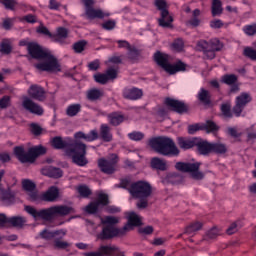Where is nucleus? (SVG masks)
I'll list each match as a JSON object with an SVG mask.
<instances>
[{
	"label": "nucleus",
	"mask_w": 256,
	"mask_h": 256,
	"mask_svg": "<svg viewBox=\"0 0 256 256\" xmlns=\"http://www.w3.org/2000/svg\"><path fill=\"white\" fill-rule=\"evenodd\" d=\"M119 223V217L117 216H105L101 218L102 231L97 234V239L100 241H109L114 239V237H123L128 233V231H133L135 227H141L143 222L141 221V216L135 212L127 213V223L123 228H117Z\"/></svg>",
	"instance_id": "nucleus-1"
},
{
	"label": "nucleus",
	"mask_w": 256,
	"mask_h": 256,
	"mask_svg": "<svg viewBox=\"0 0 256 256\" xmlns=\"http://www.w3.org/2000/svg\"><path fill=\"white\" fill-rule=\"evenodd\" d=\"M54 149H65V156L72 160V163L78 167H85L87 160V145L79 140L69 138L63 140L61 136H55L50 141Z\"/></svg>",
	"instance_id": "nucleus-2"
},
{
	"label": "nucleus",
	"mask_w": 256,
	"mask_h": 256,
	"mask_svg": "<svg viewBox=\"0 0 256 256\" xmlns=\"http://www.w3.org/2000/svg\"><path fill=\"white\" fill-rule=\"evenodd\" d=\"M27 51L32 59L43 61L35 64L38 71H46L48 73H59L61 71L59 60L49 50L42 48L37 42L30 43Z\"/></svg>",
	"instance_id": "nucleus-3"
},
{
	"label": "nucleus",
	"mask_w": 256,
	"mask_h": 256,
	"mask_svg": "<svg viewBox=\"0 0 256 256\" xmlns=\"http://www.w3.org/2000/svg\"><path fill=\"white\" fill-rule=\"evenodd\" d=\"M25 211L34 219H43V221H53L56 217H67L73 213V208L67 205H54L49 208L37 210L32 206H25Z\"/></svg>",
	"instance_id": "nucleus-4"
},
{
	"label": "nucleus",
	"mask_w": 256,
	"mask_h": 256,
	"mask_svg": "<svg viewBox=\"0 0 256 256\" xmlns=\"http://www.w3.org/2000/svg\"><path fill=\"white\" fill-rule=\"evenodd\" d=\"M27 93L30 98L27 96L23 98L22 107L33 115H43V107L33 101V99L41 102L45 101V99H47V92H45V89L37 84H32Z\"/></svg>",
	"instance_id": "nucleus-5"
},
{
	"label": "nucleus",
	"mask_w": 256,
	"mask_h": 256,
	"mask_svg": "<svg viewBox=\"0 0 256 256\" xmlns=\"http://www.w3.org/2000/svg\"><path fill=\"white\" fill-rule=\"evenodd\" d=\"M149 146L153 151L159 153V155H164V157L179 155V148H177L175 141L167 136H159L150 139Z\"/></svg>",
	"instance_id": "nucleus-6"
},
{
	"label": "nucleus",
	"mask_w": 256,
	"mask_h": 256,
	"mask_svg": "<svg viewBox=\"0 0 256 256\" xmlns=\"http://www.w3.org/2000/svg\"><path fill=\"white\" fill-rule=\"evenodd\" d=\"M129 193L135 199H139L136 203L137 209H147L149 207V197L153 193L151 184L143 181L133 183L129 188Z\"/></svg>",
	"instance_id": "nucleus-7"
},
{
	"label": "nucleus",
	"mask_w": 256,
	"mask_h": 256,
	"mask_svg": "<svg viewBox=\"0 0 256 256\" xmlns=\"http://www.w3.org/2000/svg\"><path fill=\"white\" fill-rule=\"evenodd\" d=\"M45 153H47V148L43 146L29 148L28 152H25V148L22 146L14 148V155L21 163H35V159L40 155H45Z\"/></svg>",
	"instance_id": "nucleus-8"
},
{
	"label": "nucleus",
	"mask_w": 256,
	"mask_h": 256,
	"mask_svg": "<svg viewBox=\"0 0 256 256\" xmlns=\"http://www.w3.org/2000/svg\"><path fill=\"white\" fill-rule=\"evenodd\" d=\"M201 163H185V162H177L175 164V168L177 171H182V173H189L191 179L195 181H203L205 179V173L200 171Z\"/></svg>",
	"instance_id": "nucleus-9"
},
{
	"label": "nucleus",
	"mask_w": 256,
	"mask_h": 256,
	"mask_svg": "<svg viewBox=\"0 0 256 256\" xmlns=\"http://www.w3.org/2000/svg\"><path fill=\"white\" fill-rule=\"evenodd\" d=\"M155 6L160 11L158 25L164 29L173 28V16H171L169 10H167V2L165 0H155Z\"/></svg>",
	"instance_id": "nucleus-10"
},
{
	"label": "nucleus",
	"mask_w": 256,
	"mask_h": 256,
	"mask_svg": "<svg viewBox=\"0 0 256 256\" xmlns=\"http://www.w3.org/2000/svg\"><path fill=\"white\" fill-rule=\"evenodd\" d=\"M199 51H203L207 59H215V51H221L223 49V44L219 39L215 38L209 42L201 40L197 43Z\"/></svg>",
	"instance_id": "nucleus-11"
},
{
	"label": "nucleus",
	"mask_w": 256,
	"mask_h": 256,
	"mask_svg": "<svg viewBox=\"0 0 256 256\" xmlns=\"http://www.w3.org/2000/svg\"><path fill=\"white\" fill-rule=\"evenodd\" d=\"M116 251H119V247L113 244L100 245L97 251L87 252L84 256H113Z\"/></svg>",
	"instance_id": "nucleus-12"
},
{
	"label": "nucleus",
	"mask_w": 256,
	"mask_h": 256,
	"mask_svg": "<svg viewBox=\"0 0 256 256\" xmlns=\"http://www.w3.org/2000/svg\"><path fill=\"white\" fill-rule=\"evenodd\" d=\"M117 165V160L112 159V160H107L104 158H100L98 160V167L102 171V173H105L106 175H113L115 173Z\"/></svg>",
	"instance_id": "nucleus-13"
},
{
	"label": "nucleus",
	"mask_w": 256,
	"mask_h": 256,
	"mask_svg": "<svg viewBox=\"0 0 256 256\" xmlns=\"http://www.w3.org/2000/svg\"><path fill=\"white\" fill-rule=\"evenodd\" d=\"M165 105L180 115H183V113H187V111H189V108L185 105V102H181L173 98H166Z\"/></svg>",
	"instance_id": "nucleus-14"
},
{
	"label": "nucleus",
	"mask_w": 256,
	"mask_h": 256,
	"mask_svg": "<svg viewBox=\"0 0 256 256\" xmlns=\"http://www.w3.org/2000/svg\"><path fill=\"white\" fill-rule=\"evenodd\" d=\"M60 197L59 188L56 186H51L44 193L41 194V201H46L47 203H55Z\"/></svg>",
	"instance_id": "nucleus-15"
},
{
	"label": "nucleus",
	"mask_w": 256,
	"mask_h": 256,
	"mask_svg": "<svg viewBox=\"0 0 256 256\" xmlns=\"http://www.w3.org/2000/svg\"><path fill=\"white\" fill-rule=\"evenodd\" d=\"M154 60L156 61L157 65L165 69L167 72L171 69V64L169 63V55L161 52H156L154 54Z\"/></svg>",
	"instance_id": "nucleus-16"
},
{
	"label": "nucleus",
	"mask_w": 256,
	"mask_h": 256,
	"mask_svg": "<svg viewBox=\"0 0 256 256\" xmlns=\"http://www.w3.org/2000/svg\"><path fill=\"white\" fill-rule=\"evenodd\" d=\"M196 147L199 155H209V153H212V143L207 140L197 138Z\"/></svg>",
	"instance_id": "nucleus-17"
},
{
	"label": "nucleus",
	"mask_w": 256,
	"mask_h": 256,
	"mask_svg": "<svg viewBox=\"0 0 256 256\" xmlns=\"http://www.w3.org/2000/svg\"><path fill=\"white\" fill-rule=\"evenodd\" d=\"M124 99H130L136 101V99H141L143 97V90L138 88H126L123 91Z\"/></svg>",
	"instance_id": "nucleus-18"
},
{
	"label": "nucleus",
	"mask_w": 256,
	"mask_h": 256,
	"mask_svg": "<svg viewBox=\"0 0 256 256\" xmlns=\"http://www.w3.org/2000/svg\"><path fill=\"white\" fill-rule=\"evenodd\" d=\"M178 141V146L180 147V149H193V147H196L197 145V138H184V137H178L177 138Z\"/></svg>",
	"instance_id": "nucleus-19"
},
{
	"label": "nucleus",
	"mask_w": 256,
	"mask_h": 256,
	"mask_svg": "<svg viewBox=\"0 0 256 256\" xmlns=\"http://www.w3.org/2000/svg\"><path fill=\"white\" fill-rule=\"evenodd\" d=\"M65 235H67V231L66 230H56V231H49L47 229L43 230L40 233V236L42 237V239H57V237H65Z\"/></svg>",
	"instance_id": "nucleus-20"
},
{
	"label": "nucleus",
	"mask_w": 256,
	"mask_h": 256,
	"mask_svg": "<svg viewBox=\"0 0 256 256\" xmlns=\"http://www.w3.org/2000/svg\"><path fill=\"white\" fill-rule=\"evenodd\" d=\"M41 173L42 175H45L46 177H52L53 179H59V177H63V171L53 166L42 168Z\"/></svg>",
	"instance_id": "nucleus-21"
},
{
	"label": "nucleus",
	"mask_w": 256,
	"mask_h": 256,
	"mask_svg": "<svg viewBox=\"0 0 256 256\" xmlns=\"http://www.w3.org/2000/svg\"><path fill=\"white\" fill-rule=\"evenodd\" d=\"M85 15L87 19H103L104 17H109V13H104L101 9H95L93 7L85 10Z\"/></svg>",
	"instance_id": "nucleus-22"
},
{
	"label": "nucleus",
	"mask_w": 256,
	"mask_h": 256,
	"mask_svg": "<svg viewBox=\"0 0 256 256\" xmlns=\"http://www.w3.org/2000/svg\"><path fill=\"white\" fill-rule=\"evenodd\" d=\"M100 137L102 141H105L106 143H111V141H113L111 128L107 124H102L100 126Z\"/></svg>",
	"instance_id": "nucleus-23"
},
{
	"label": "nucleus",
	"mask_w": 256,
	"mask_h": 256,
	"mask_svg": "<svg viewBox=\"0 0 256 256\" xmlns=\"http://www.w3.org/2000/svg\"><path fill=\"white\" fill-rule=\"evenodd\" d=\"M197 97L203 105H211V92H209V90L201 88Z\"/></svg>",
	"instance_id": "nucleus-24"
},
{
	"label": "nucleus",
	"mask_w": 256,
	"mask_h": 256,
	"mask_svg": "<svg viewBox=\"0 0 256 256\" xmlns=\"http://www.w3.org/2000/svg\"><path fill=\"white\" fill-rule=\"evenodd\" d=\"M108 119H109L110 125L117 127L118 125H121L123 121H125V116L119 112H113L108 115Z\"/></svg>",
	"instance_id": "nucleus-25"
},
{
	"label": "nucleus",
	"mask_w": 256,
	"mask_h": 256,
	"mask_svg": "<svg viewBox=\"0 0 256 256\" xmlns=\"http://www.w3.org/2000/svg\"><path fill=\"white\" fill-rule=\"evenodd\" d=\"M203 229V222H193L190 225H188L185 230L184 234L185 235H195L197 231H201Z\"/></svg>",
	"instance_id": "nucleus-26"
},
{
	"label": "nucleus",
	"mask_w": 256,
	"mask_h": 256,
	"mask_svg": "<svg viewBox=\"0 0 256 256\" xmlns=\"http://www.w3.org/2000/svg\"><path fill=\"white\" fill-rule=\"evenodd\" d=\"M227 151H228L227 144L221 141L212 143V153H216V155H225Z\"/></svg>",
	"instance_id": "nucleus-27"
},
{
	"label": "nucleus",
	"mask_w": 256,
	"mask_h": 256,
	"mask_svg": "<svg viewBox=\"0 0 256 256\" xmlns=\"http://www.w3.org/2000/svg\"><path fill=\"white\" fill-rule=\"evenodd\" d=\"M151 167L158 171H167V162L159 157H154L151 159Z\"/></svg>",
	"instance_id": "nucleus-28"
},
{
	"label": "nucleus",
	"mask_w": 256,
	"mask_h": 256,
	"mask_svg": "<svg viewBox=\"0 0 256 256\" xmlns=\"http://www.w3.org/2000/svg\"><path fill=\"white\" fill-rule=\"evenodd\" d=\"M68 36H69V30H67V28H64V27H59L57 28L56 35H53L52 41L56 43H61V41H63V39H67Z\"/></svg>",
	"instance_id": "nucleus-29"
},
{
	"label": "nucleus",
	"mask_w": 256,
	"mask_h": 256,
	"mask_svg": "<svg viewBox=\"0 0 256 256\" xmlns=\"http://www.w3.org/2000/svg\"><path fill=\"white\" fill-rule=\"evenodd\" d=\"M25 223H27V220L24 217L14 216L9 218L8 227H17L21 229V227L25 226Z\"/></svg>",
	"instance_id": "nucleus-30"
},
{
	"label": "nucleus",
	"mask_w": 256,
	"mask_h": 256,
	"mask_svg": "<svg viewBox=\"0 0 256 256\" xmlns=\"http://www.w3.org/2000/svg\"><path fill=\"white\" fill-rule=\"evenodd\" d=\"M164 183H171L172 185H178V183H181L183 181V176L177 174V173H169L164 178Z\"/></svg>",
	"instance_id": "nucleus-31"
},
{
	"label": "nucleus",
	"mask_w": 256,
	"mask_h": 256,
	"mask_svg": "<svg viewBox=\"0 0 256 256\" xmlns=\"http://www.w3.org/2000/svg\"><path fill=\"white\" fill-rule=\"evenodd\" d=\"M223 13L221 0H212V17H217Z\"/></svg>",
	"instance_id": "nucleus-32"
},
{
	"label": "nucleus",
	"mask_w": 256,
	"mask_h": 256,
	"mask_svg": "<svg viewBox=\"0 0 256 256\" xmlns=\"http://www.w3.org/2000/svg\"><path fill=\"white\" fill-rule=\"evenodd\" d=\"M203 131L207 133H215V131H219V126L213 122L212 120H207L205 123H202Z\"/></svg>",
	"instance_id": "nucleus-33"
},
{
	"label": "nucleus",
	"mask_w": 256,
	"mask_h": 256,
	"mask_svg": "<svg viewBox=\"0 0 256 256\" xmlns=\"http://www.w3.org/2000/svg\"><path fill=\"white\" fill-rule=\"evenodd\" d=\"M100 97H103V92L99 89L93 88L87 91V99L89 101H97Z\"/></svg>",
	"instance_id": "nucleus-34"
},
{
	"label": "nucleus",
	"mask_w": 256,
	"mask_h": 256,
	"mask_svg": "<svg viewBox=\"0 0 256 256\" xmlns=\"http://www.w3.org/2000/svg\"><path fill=\"white\" fill-rule=\"evenodd\" d=\"M98 207H107L109 205V195L105 193H99L96 201Z\"/></svg>",
	"instance_id": "nucleus-35"
},
{
	"label": "nucleus",
	"mask_w": 256,
	"mask_h": 256,
	"mask_svg": "<svg viewBox=\"0 0 256 256\" xmlns=\"http://www.w3.org/2000/svg\"><path fill=\"white\" fill-rule=\"evenodd\" d=\"M186 67H187V65H185V63H183V62H178L174 65L170 64V69H168V73H170V75H175V73H177L179 71H185Z\"/></svg>",
	"instance_id": "nucleus-36"
},
{
	"label": "nucleus",
	"mask_w": 256,
	"mask_h": 256,
	"mask_svg": "<svg viewBox=\"0 0 256 256\" xmlns=\"http://www.w3.org/2000/svg\"><path fill=\"white\" fill-rule=\"evenodd\" d=\"M81 111V104H72L68 106L66 110V115L68 117H75Z\"/></svg>",
	"instance_id": "nucleus-37"
},
{
	"label": "nucleus",
	"mask_w": 256,
	"mask_h": 256,
	"mask_svg": "<svg viewBox=\"0 0 256 256\" xmlns=\"http://www.w3.org/2000/svg\"><path fill=\"white\" fill-rule=\"evenodd\" d=\"M241 221L237 220L235 222H232L230 226L227 228L226 233L227 235H235L239 229H241Z\"/></svg>",
	"instance_id": "nucleus-38"
},
{
	"label": "nucleus",
	"mask_w": 256,
	"mask_h": 256,
	"mask_svg": "<svg viewBox=\"0 0 256 256\" xmlns=\"http://www.w3.org/2000/svg\"><path fill=\"white\" fill-rule=\"evenodd\" d=\"M99 204H97L95 201L91 202L87 206H85L84 211L85 213H88V215H95V213L99 212Z\"/></svg>",
	"instance_id": "nucleus-39"
},
{
	"label": "nucleus",
	"mask_w": 256,
	"mask_h": 256,
	"mask_svg": "<svg viewBox=\"0 0 256 256\" xmlns=\"http://www.w3.org/2000/svg\"><path fill=\"white\" fill-rule=\"evenodd\" d=\"M221 112L224 115V117L231 119V117H233V113H231V102H226V103L222 104Z\"/></svg>",
	"instance_id": "nucleus-40"
},
{
	"label": "nucleus",
	"mask_w": 256,
	"mask_h": 256,
	"mask_svg": "<svg viewBox=\"0 0 256 256\" xmlns=\"http://www.w3.org/2000/svg\"><path fill=\"white\" fill-rule=\"evenodd\" d=\"M222 83H225V85H235L237 83V76L235 74H226L222 76Z\"/></svg>",
	"instance_id": "nucleus-41"
},
{
	"label": "nucleus",
	"mask_w": 256,
	"mask_h": 256,
	"mask_svg": "<svg viewBox=\"0 0 256 256\" xmlns=\"http://www.w3.org/2000/svg\"><path fill=\"white\" fill-rule=\"evenodd\" d=\"M251 96L247 93H242L240 96L236 98V103H240L242 107H245L247 103H250Z\"/></svg>",
	"instance_id": "nucleus-42"
},
{
	"label": "nucleus",
	"mask_w": 256,
	"mask_h": 256,
	"mask_svg": "<svg viewBox=\"0 0 256 256\" xmlns=\"http://www.w3.org/2000/svg\"><path fill=\"white\" fill-rule=\"evenodd\" d=\"M77 191L80 196H82L84 199H87L91 195V189L87 185H81L77 187Z\"/></svg>",
	"instance_id": "nucleus-43"
},
{
	"label": "nucleus",
	"mask_w": 256,
	"mask_h": 256,
	"mask_svg": "<svg viewBox=\"0 0 256 256\" xmlns=\"http://www.w3.org/2000/svg\"><path fill=\"white\" fill-rule=\"evenodd\" d=\"M219 233H221V229L217 226H213L206 232V237L207 239H217V237H219Z\"/></svg>",
	"instance_id": "nucleus-44"
},
{
	"label": "nucleus",
	"mask_w": 256,
	"mask_h": 256,
	"mask_svg": "<svg viewBox=\"0 0 256 256\" xmlns=\"http://www.w3.org/2000/svg\"><path fill=\"white\" fill-rule=\"evenodd\" d=\"M22 187H23L24 191H26L27 193H29L31 191H35V189H37L35 182H33L31 180H23Z\"/></svg>",
	"instance_id": "nucleus-45"
},
{
	"label": "nucleus",
	"mask_w": 256,
	"mask_h": 256,
	"mask_svg": "<svg viewBox=\"0 0 256 256\" xmlns=\"http://www.w3.org/2000/svg\"><path fill=\"white\" fill-rule=\"evenodd\" d=\"M11 42L9 40H4L1 44H0V51L1 53H4L5 55H9V53H11Z\"/></svg>",
	"instance_id": "nucleus-46"
},
{
	"label": "nucleus",
	"mask_w": 256,
	"mask_h": 256,
	"mask_svg": "<svg viewBox=\"0 0 256 256\" xmlns=\"http://www.w3.org/2000/svg\"><path fill=\"white\" fill-rule=\"evenodd\" d=\"M94 81L100 85H106L109 81V77L106 74L97 73L94 75Z\"/></svg>",
	"instance_id": "nucleus-47"
},
{
	"label": "nucleus",
	"mask_w": 256,
	"mask_h": 256,
	"mask_svg": "<svg viewBox=\"0 0 256 256\" xmlns=\"http://www.w3.org/2000/svg\"><path fill=\"white\" fill-rule=\"evenodd\" d=\"M86 45H87V42L85 40H81L74 43L73 49L75 53H83V51H85Z\"/></svg>",
	"instance_id": "nucleus-48"
},
{
	"label": "nucleus",
	"mask_w": 256,
	"mask_h": 256,
	"mask_svg": "<svg viewBox=\"0 0 256 256\" xmlns=\"http://www.w3.org/2000/svg\"><path fill=\"white\" fill-rule=\"evenodd\" d=\"M63 237L56 236L54 239V245L57 247V249H67L69 247V243L66 241H62Z\"/></svg>",
	"instance_id": "nucleus-49"
},
{
	"label": "nucleus",
	"mask_w": 256,
	"mask_h": 256,
	"mask_svg": "<svg viewBox=\"0 0 256 256\" xmlns=\"http://www.w3.org/2000/svg\"><path fill=\"white\" fill-rule=\"evenodd\" d=\"M128 137L129 139H131V141H143V139L145 138V134H143V132L134 131L132 133H129Z\"/></svg>",
	"instance_id": "nucleus-50"
},
{
	"label": "nucleus",
	"mask_w": 256,
	"mask_h": 256,
	"mask_svg": "<svg viewBox=\"0 0 256 256\" xmlns=\"http://www.w3.org/2000/svg\"><path fill=\"white\" fill-rule=\"evenodd\" d=\"M7 107H11V96H3L0 99V109H7Z\"/></svg>",
	"instance_id": "nucleus-51"
},
{
	"label": "nucleus",
	"mask_w": 256,
	"mask_h": 256,
	"mask_svg": "<svg viewBox=\"0 0 256 256\" xmlns=\"http://www.w3.org/2000/svg\"><path fill=\"white\" fill-rule=\"evenodd\" d=\"M244 55L245 57H248V59H251L252 61H256V50H254L251 47H246L244 49Z\"/></svg>",
	"instance_id": "nucleus-52"
},
{
	"label": "nucleus",
	"mask_w": 256,
	"mask_h": 256,
	"mask_svg": "<svg viewBox=\"0 0 256 256\" xmlns=\"http://www.w3.org/2000/svg\"><path fill=\"white\" fill-rule=\"evenodd\" d=\"M197 131H203V124H193L188 126L189 135H195Z\"/></svg>",
	"instance_id": "nucleus-53"
},
{
	"label": "nucleus",
	"mask_w": 256,
	"mask_h": 256,
	"mask_svg": "<svg viewBox=\"0 0 256 256\" xmlns=\"http://www.w3.org/2000/svg\"><path fill=\"white\" fill-rule=\"evenodd\" d=\"M27 193L30 201H33V202L41 201V196L39 195L37 188Z\"/></svg>",
	"instance_id": "nucleus-54"
},
{
	"label": "nucleus",
	"mask_w": 256,
	"mask_h": 256,
	"mask_svg": "<svg viewBox=\"0 0 256 256\" xmlns=\"http://www.w3.org/2000/svg\"><path fill=\"white\" fill-rule=\"evenodd\" d=\"M184 43H183V39L178 38L176 39L173 43H172V49H174V51H183V47H184Z\"/></svg>",
	"instance_id": "nucleus-55"
},
{
	"label": "nucleus",
	"mask_w": 256,
	"mask_h": 256,
	"mask_svg": "<svg viewBox=\"0 0 256 256\" xmlns=\"http://www.w3.org/2000/svg\"><path fill=\"white\" fill-rule=\"evenodd\" d=\"M37 33H40L41 35H47L48 37H50V39L53 40V34H51V32L49 31V29L45 26H43V24H41L37 29H36Z\"/></svg>",
	"instance_id": "nucleus-56"
},
{
	"label": "nucleus",
	"mask_w": 256,
	"mask_h": 256,
	"mask_svg": "<svg viewBox=\"0 0 256 256\" xmlns=\"http://www.w3.org/2000/svg\"><path fill=\"white\" fill-rule=\"evenodd\" d=\"M30 129H31V133H33V135H36V136H39L41 135V133H43V128H41L39 124L32 123L30 125Z\"/></svg>",
	"instance_id": "nucleus-57"
},
{
	"label": "nucleus",
	"mask_w": 256,
	"mask_h": 256,
	"mask_svg": "<svg viewBox=\"0 0 256 256\" xmlns=\"http://www.w3.org/2000/svg\"><path fill=\"white\" fill-rule=\"evenodd\" d=\"M2 3L4 5V7L6 9H10V11H14L15 6L17 5V1H15V0H3Z\"/></svg>",
	"instance_id": "nucleus-58"
},
{
	"label": "nucleus",
	"mask_w": 256,
	"mask_h": 256,
	"mask_svg": "<svg viewBox=\"0 0 256 256\" xmlns=\"http://www.w3.org/2000/svg\"><path fill=\"white\" fill-rule=\"evenodd\" d=\"M139 57V51H137V49L130 47V49H128V59H130L131 61H135V59H137Z\"/></svg>",
	"instance_id": "nucleus-59"
},
{
	"label": "nucleus",
	"mask_w": 256,
	"mask_h": 256,
	"mask_svg": "<svg viewBox=\"0 0 256 256\" xmlns=\"http://www.w3.org/2000/svg\"><path fill=\"white\" fill-rule=\"evenodd\" d=\"M96 139H99L97 130H92L89 134H86V141H96Z\"/></svg>",
	"instance_id": "nucleus-60"
},
{
	"label": "nucleus",
	"mask_w": 256,
	"mask_h": 256,
	"mask_svg": "<svg viewBox=\"0 0 256 256\" xmlns=\"http://www.w3.org/2000/svg\"><path fill=\"white\" fill-rule=\"evenodd\" d=\"M115 25H116L115 20H108L102 24V27H103V29H106L107 31H111L112 29H115Z\"/></svg>",
	"instance_id": "nucleus-61"
},
{
	"label": "nucleus",
	"mask_w": 256,
	"mask_h": 256,
	"mask_svg": "<svg viewBox=\"0 0 256 256\" xmlns=\"http://www.w3.org/2000/svg\"><path fill=\"white\" fill-rule=\"evenodd\" d=\"M106 75L108 77V81L109 79H117V69H114V68H109L107 71H106Z\"/></svg>",
	"instance_id": "nucleus-62"
},
{
	"label": "nucleus",
	"mask_w": 256,
	"mask_h": 256,
	"mask_svg": "<svg viewBox=\"0 0 256 256\" xmlns=\"http://www.w3.org/2000/svg\"><path fill=\"white\" fill-rule=\"evenodd\" d=\"M23 21H26V23H37V16L33 14H28L22 18Z\"/></svg>",
	"instance_id": "nucleus-63"
},
{
	"label": "nucleus",
	"mask_w": 256,
	"mask_h": 256,
	"mask_svg": "<svg viewBox=\"0 0 256 256\" xmlns=\"http://www.w3.org/2000/svg\"><path fill=\"white\" fill-rule=\"evenodd\" d=\"M100 66L101 62H99V60H95L88 64V69H90V71H97Z\"/></svg>",
	"instance_id": "nucleus-64"
}]
</instances>
